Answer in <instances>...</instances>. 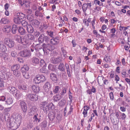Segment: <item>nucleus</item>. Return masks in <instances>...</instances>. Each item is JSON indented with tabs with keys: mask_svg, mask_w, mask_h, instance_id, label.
Instances as JSON below:
<instances>
[{
	"mask_svg": "<svg viewBox=\"0 0 130 130\" xmlns=\"http://www.w3.org/2000/svg\"><path fill=\"white\" fill-rule=\"evenodd\" d=\"M59 42V40L58 37H54L50 40V43L53 45H56L58 44Z\"/></svg>",
	"mask_w": 130,
	"mask_h": 130,
	"instance_id": "15",
	"label": "nucleus"
},
{
	"mask_svg": "<svg viewBox=\"0 0 130 130\" xmlns=\"http://www.w3.org/2000/svg\"><path fill=\"white\" fill-rule=\"evenodd\" d=\"M40 106L41 107L43 108L44 112L46 113L51 109H54L55 107L53 103H48L47 101L41 102L40 104Z\"/></svg>",
	"mask_w": 130,
	"mask_h": 130,
	"instance_id": "1",
	"label": "nucleus"
},
{
	"mask_svg": "<svg viewBox=\"0 0 130 130\" xmlns=\"http://www.w3.org/2000/svg\"><path fill=\"white\" fill-rule=\"evenodd\" d=\"M120 113L121 114L119 117V119H121L122 120H124L126 117V116L125 114L124 113H122L121 112H120Z\"/></svg>",
	"mask_w": 130,
	"mask_h": 130,
	"instance_id": "48",
	"label": "nucleus"
},
{
	"mask_svg": "<svg viewBox=\"0 0 130 130\" xmlns=\"http://www.w3.org/2000/svg\"><path fill=\"white\" fill-rule=\"evenodd\" d=\"M86 19H84L83 20V22L84 23L85 25H86L87 26H88L89 25V23L88 22H87Z\"/></svg>",
	"mask_w": 130,
	"mask_h": 130,
	"instance_id": "64",
	"label": "nucleus"
},
{
	"mask_svg": "<svg viewBox=\"0 0 130 130\" xmlns=\"http://www.w3.org/2000/svg\"><path fill=\"white\" fill-rule=\"evenodd\" d=\"M35 15L37 17H42V13L40 12L39 11L36 10L35 12Z\"/></svg>",
	"mask_w": 130,
	"mask_h": 130,
	"instance_id": "49",
	"label": "nucleus"
},
{
	"mask_svg": "<svg viewBox=\"0 0 130 130\" xmlns=\"http://www.w3.org/2000/svg\"><path fill=\"white\" fill-rule=\"evenodd\" d=\"M118 41L119 43H120L122 44H123L124 43L125 40L124 39H122L121 38H120L118 40Z\"/></svg>",
	"mask_w": 130,
	"mask_h": 130,
	"instance_id": "63",
	"label": "nucleus"
},
{
	"mask_svg": "<svg viewBox=\"0 0 130 130\" xmlns=\"http://www.w3.org/2000/svg\"><path fill=\"white\" fill-rule=\"evenodd\" d=\"M20 53L21 56L23 57H29L31 56L30 51L27 49H25L21 51Z\"/></svg>",
	"mask_w": 130,
	"mask_h": 130,
	"instance_id": "6",
	"label": "nucleus"
},
{
	"mask_svg": "<svg viewBox=\"0 0 130 130\" xmlns=\"http://www.w3.org/2000/svg\"><path fill=\"white\" fill-rule=\"evenodd\" d=\"M9 127L13 130H16L20 125H18V124L14 121H11V119H10L9 121Z\"/></svg>",
	"mask_w": 130,
	"mask_h": 130,
	"instance_id": "8",
	"label": "nucleus"
},
{
	"mask_svg": "<svg viewBox=\"0 0 130 130\" xmlns=\"http://www.w3.org/2000/svg\"><path fill=\"white\" fill-rule=\"evenodd\" d=\"M20 65L18 64L14 65L12 66L11 67V69L13 72L16 71V70H19L20 68Z\"/></svg>",
	"mask_w": 130,
	"mask_h": 130,
	"instance_id": "36",
	"label": "nucleus"
},
{
	"mask_svg": "<svg viewBox=\"0 0 130 130\" xmlns=\"http://www.w3.org/2000/svg\"><path fill=\"white\" fill-rule=\"evenodd\" d=\"M88 8L87 5L86 4H83L82 8L84 12H85Z\"/></svg>",
	"mask_w": 130,
	"mask_h": 130,
	"instance_id": "56",
	"label": "nucleus"
},
{
	"mask_svg": "<svg viewBox=\"0 0 130 130\" xmlns=\"http://www.w3.org/2000/svg\"><path fill=\"white\" fill-rule=\"evenodd\" d=\"M56 114L57 113L54 111H50L48 114V117L50 120L52 121H53L56 117Z\"/></svg>",
	"mask_w": 130,
	"mask_h": 130,
	"instance_id": "13",
	"label": "nucleus"
},
{
	"mask_svg": "<svg viewBox=\"0 0 130 130\" xmlns=\"http://www.w3.org/2000/svg\"><path fill=\"white\" fill-rule=\"evenodd\" d=\"M37 110V108L36 107H32L29 111V115L34 116L35 114H37L36 112Z\"/></svg>",
	"mask_w": 130,
	"mask_h": 130,
	"instance_id": "14",
	"label": "nucleus"
},
{
	"mask_svg": "<svg viewBox=\"0 0 130 130\" xmlns=\"http://www.w3.org/2000/svg\"><path fill=\"white\" fill-rule=\"evenodd\" d=\"M27 99L31 101H35L38 100V95L35 94H29L27 95Z\"/></svg>",
	"mask_w": 130,
	"mask_h": 130,
	"instance_id": "9",
	"label": "nucleus"
},
{
	"mask_svg": "<svg viewBox=\"0 0 130 130\" xmlns=\"http://www.w3.org/2000/svg\"><path fill=\"white\" fill-rule=\"evenodd\" d=\"M18 29L19 28H18L16 25L15 24L13 25L12 26L11 29L12 33L13 34H15L17 30H18Z\"/></svg>",
	"mask_w": 130,
	"mask_h": 130,
	"instance_id": "33",
	"label": "nucleus"
},
{
	"mask_svg": "<svg viewBox=\"0 0 130 130\" xmlns=\"http://www.w3.org/2000/svg\"><path fill=\"white\" fill-rule=\"evenodd\" d=\"M26 27L27 28V30L28 33H32L33 32L34 30V29L31 25H28Z\"/></svg>",
	"mask_w": 130,
	"mask_h": 130,
	"instance_id": "25",
	"label": "nucleus"
},
{
	"mask_svg": "<svg viewBox=\"0 0 130 130\" xmlns=\"http://www.w3.org/2000/svg\"><path fill=\"white\" fill-rule=\"evenodd\" d=\"M62 98V97H61L60 94L54 96V100L55 101L57 102V101L59 100Z\"/></svg>",
	"mask_w": 130,
	"mask_h": 130,
	"instance_id": "42",
	"label": "nucleus"
},
{
	"mask_svg": "<svg viewBox=\"0 0 130 130\" xmlns=\"http://www.w3.org/2000/svg\"><path fill=\"white\" fill-rule=\"evenodd\" d=\"M9 115L8 113H6L5 115V116L3 118L4 119H5L6 121H9L10 119L9 118Z\"/></svg>",
	"mask_w": 130,
	"mask_h": 130,
	"instance_id": "45",
	"label": "nucleus"
},
{
	"mask_svg": "<svg viewBox=\"0 0 130 130\" xmlns=\"http://www.w3.org/2000/svg\"><path fill=\"white\" fill-rule=\"evenodd\" d=\"M19 105L21 110L23 112L26 113L27 111V107L25 102L23 101H21L20 102Z\"/></svg>",
	"mask_w": 130,
	"mask_h": 130,
	"instance_id": "7",
	"label": "nucleus"
},
{
	"mask_svg": "<svg viewBox=\"0 0 130 130\" xmlns=\"http://www.w3.org/2000/svg\"><path fill=\"white\" fill-rule=\"evenodd\" d=\"M109 96L110 98V100L112 101L114 100V95L112 92H111L109 93Z\"/></svg>",
	"mask_w": 130,
	"mask_h": 130,
	"instance_id": "59",
	"label": "nucleus"
},
{
	"mask_svg": "<svg viewBox=\"0 0 130 130\" xmlns=\"http://www.w3.org/2000/svg\"><path fill=\"white\" fill-rule=\"evenodd\" d=\"M25 15L22 13H18L17 14V17L20 19L22 20L25 17Z\"/></svg>",
	"mask_w": 130,
	"mask_h": 130,
	"instance_id": "37",
	"label": "nucleus"
},
{
	"mask_svg": "<svg viewBox=\"0 0 130 130\" xmlns=\"http://www.w3.org/2000/svg\"><path fill=\"white\" fill-rule=\"evenodd\" d=\"M54 47L53 46L51 45L50 44H48L46 45L45 51L47 49L49 51H51L54 50Z\"/></svg>",
	"mask_w": 130,
	"mask_h": 130,
	"instance_id": "30",
	"label": "nucleus"
},
{
	"mask_svg": "<svg viewBox=\"0 0 130 130\" xmlns=\"http://www.w3.org/2000/svg\"><path fill=\"white\" fill-rule=\"evenodd\" d=\"M46 63L45 61L43 59H41L40 61V66L41 67H45Z\"/></svg>",
	"mask_w": 130,
	"mask_h": 130,
	"instance_id": "53",
	"label": "nucleus"
},
{
	"mask_svg": "<svg viewBox=\"0 0 130 130\" xmlns=\"http://www.w3.org/2000/svg\"><path fill=\"white\" fill-rule=\"evenodd\" d=\"M66 103V101L64 99H63L58 103V105L60 106H62L64 105Z\"/></svg>",
	"mask_w": 130,
	"mask_h": 130,
	"instance_id": "46",
	"label": "nucleus"
},
{
	"mask_svg": "<svg viewBox=\"0 0 130 130\" xmlns=\"http://www.w3.org/2000/svg\"><path fill=\"white\" fill-rule=\"evenodd\" d=\"M39 22L37 20H33L32 21L31 24L34 26L37 27L40 24Z\"/></svg>",
	"mask_w": 130,
	"mask_h": 130,
	"instance_id": "29",
	"label": "nucleus"
},
{
	"mask_svg": "<svg viewBox=\"0 0 130 130\" xmlns=\"http://www.w3.org/2000/svg\"><path fill=\"white\" fill-rule=\"evenodd\" d=\"M7 90L10 93L13 94H14L17 90L15 88L11 86H9L7 88Z\"/></svg>",
	"mask_w": 130,
	"mask_h": 130,
	"instance_id": "19",
	"label": "nucleus"
},
{
	"mask_svg": "<svg viewBox=\"0 0 130 130\" xmlns=\"http://www.w3.org/2000/svg\"><path fill=\"white\" fill-rule=\"evenodd\" d=\"M4 42L6 45L9 48H12L14 46V41L8 38L5 39Z\"/></svg>",
	"mask_w": 130,
	"mask_h": 130,
	"instance_id": "5",
	"label": "nucleus"
},
{
	"mask_svg": "<svg viewBox=\"0 0 130 130\" xmlns=\"http://www.w3.org/2000/svg\"><path fill=\"white\" fill-rule=\"evenodd\" d=\"M58 69L62 72L64 71L65 70L64 65L62 63H60L58 66Z\"/></svg>",
	"mask_w": 130,
	"mask_h": 130,
	"instance_id": "35",
	"label": "nucleus"
},
{
	"mask_svg": "<svg viewBox=\"0 0 130 130\" xmlns=\"http://www.w3.org/2000/svg\"><path fill=\"white\" fill-rule=\"evenodd\" d=\"M51 87V84L49 82H48L46 83L44 86V90L46 92H48L49 91Z\"/></svg>",
	"mask_w": 130,
	"mask_h": 130,
	"instance_id": "21",
	"label": "nucleus"
},
{
	"mask_svg": "<svg viewBox=\"0 0 130 130\" xmlns=\"http://www.w3.org/2000/svg\"><path fill=\"white\" fill-rule=\"evenodd\" d=\"M67 89L65 87H63L62 89V91L61 93L59 94L60 95L61 97H62L64 94H65L66 92Z\"/></svg>",
	"mask_w": 130,
	"mask_h": 130,
	"instance_id": "38",
	"label": "nucleus"
},
{
	"mask_svg": "<svg viewBox=\"0 0 130 130\" xmlns=\"http://www.w3.org/2000/svg\"><path fill=\"white\" fill-rule=\"evenodd\" d=\"M50 78L55 83L57 82V78L56 75L54 73H51L50 75Z\"/></svg>",
	"mask_w": 130,
	"mask_h": 130,
	"instance_id": "23",
	"label": "nucleus"
},
{
	"mask_svg": "<svg viewBox=\"0 0 130 130\" xmlns=\"http://www.w3.org/2000/svg\"><path fill=\"white\" fill-rule=\"evenodd\" d=\"M14 95H15L16 98L17 99H18L21 96L22 94L21 93H20L19 91L17 90Z\"/></svg>",
	"mask_w": 130,
	"mask_h": 130,
	"instance_id": "34",
	"label": "nucleus"
},
{
	"mask_svg": "<svg viewBox=\"0 0 130 130\" xmlns=\"http://www.w3.org/2000/svg\"><path fill=\"white\" fill-rule=\"evenodd\" d=\"M41 117V116L40 115H38V114L35 115L33 117L34 120H30L29 121V123L28 125L29 127L30 128H32L35 124V122L36 123L39 122L41 120V118H40Z\"/></svg>",
	"mask_w": 130,
	"mask_h": 130,
	"instance_id": "3",
	"label": "nucleus"
},
{
	"mask_svg": "<svg viewBox=\"0 0 130 130\" xmlns=\"http://www.w3.org/2000/svg\"><path fill=\"white\" fill-rule=\"evenodd\" d=\"M40 72L43 73H47V71L46 70V69L43 67L40 69Z\"/></svg>",
	"mask_w": 130,
	"mask_h": 130,
	"instance_id": "55",
	"label": "nucleus"
},
{
	"mask_svg": "<svg viewBox=\"0 0 130 130\" xmlns=\"http://www.w3.org/2000/svg\"><path fill=\"white\" fill-rule=\"evenodd\" d=\"M41 126L42 127L45 128L46 126V122L45 121L42 122L41 124Z\"/></svg>",
	"mask_w": 130,
	"mask_h": 130,
	"instance_id": "61",
	"label": "nucleus"
},
{
	"mask_svg": "<svg viewBox=\"0 0 130 130\" xmlns=\"http://www.w3.org/2000/svg\"><path fill=\"white\" fill-rule=\"evenodd\" d=\"M42 47H43V51L45 52L46 47V44L45 43H43L42 45L40 44H37L36 45L35 48L36 51H38L40 50L41 49Z\"/></svg>",
	"mask_w": 130,
	"mask_h": 130,
	"instance_id": "12",
	"label": "nucleus"
},
{
	"mask_svg": "<svg viewBox=\"0 0 130 130\" xmlns=\"http://www.w3.org/2000/svg\"><path fill=\"white\" fill-rule=\"evenodd\" d=\"M18 32L21 35H24L26 33L25 29L22 27H20L18 29Z\"/></svg>",
	"mask_w": 130,
	"mask_h": 130,
	"instance_id": "27",
	"label": "nucleus"
},
{
	"mask_svg": "<svg viewBox=\"0 0 130 130\" xmlns=\"http://www.w3.org/2000/svg\"><path fill=\"white\" fill-rule=\"evenodd\" d=\"M31 88L32 90L36 93H38L40 90V88L39 86L34 85L32 86Z\"/></svg>",
	"mask_w": 130,
	"mask_h": 130,
	"instance_id": "20",
	"label": "nucleus"
},
{
	"mask_svg": "<svg viewBox=\"0 0 130 130\" xmlns=\"http://www.w3.org/2000/svg\"><path fill=\"white\" fill-rule=\"evenodd\" d=\"M41 27L43 29H46L48 27V25L46 24V23H44L43 25H42Z\"/></svg>",
	"mask_w": 130,
	"mask_h": 130,
	"instance_id": "58",
	"label": "nucleus"
},
{
	"mask_svg": "<svg viewBox=\"0 0 130 130\" xmlns=\"http://www.w3.org/2000/svg\"><path fill=\"white\" fill-rule=\"evenodd\" d=\"M14 39L17 42L19 43H20L21 42L22 37L20 36L16 35L14 36Z\"/></svg>",
	"mask_w": 130,
	"mask_h": 130,
	"instance_id": "32",
	"label": "nucleus"
},
{
	"mask_svg": "<svg viewBox=\"0 0 130 130\" xmlns=\"http://www.w3.org/2000/svg\"><path fill=\"white\" fill-rule=\"evenodd\" d=\"M43 34H42L40 35L38 38V41L40 43H42L43 42Z\"/></svg>",
	"mask_w": 130,
	"mask_h": 130,
	"instance_id": "52",
	"label": "nucleus"
},
{
	"mask_svg": "<svg viewBox=\"0 0 130 130\" xmlns=\"http://www.w3.org/2000/svg\"><path fill=\"white\" fill-rule=\"evenodd\" d=\"M10 119L11 121H14L18 125H20L21 122L22 117L20 114L13 113Z\"/></svg>",
	"mask_w": 130,
	"mask_h": 130,
	"instance_id": "2",
	"label": "nucleus"
},
{
	"mask_svg": "<svg viewBox=\"0 0 130 130\" xmlns=\"http://www.w3.org/2000/svg\"><path fill=\"white\" fill-rule=\"evenodd\" d=\"M19 3L21 6H22L25 3H27V1L26 0H18Z\"/></svg>",
	"mask_w": 130,
	"mask_h": 130,
	"instance_id": "54",
	"label": "nucleus"
},
{
	"mask_svg": "<svg viewBox=\"0 0 130 130\" xmlns=\"http://www.w3.org/2000/svg\"><path fill=\"white\" fill-rule=\"evenodd\" d=\"M6 73L5 72L3 71H0V77H2V79H4L5 78V76Z\"/></svg>",
	"mask_w": 130,
	"mask_h": 130,
	"instance_id": "41",
	"label": "nucleus"
},
{
	"mask_svg": "<svg viewBox=\"0 0 130 130\" xmlns=\"http://www.w3.org/2000/svg\"><path fill=\"white\" fill-rule=\"evenodd\" d=\"M90 108V107L87 105L83 107V109L84 110L82 113L83 115L84 118H85L87 116V111Z\"/></svg>",
	"mask_w": 130,
	"mask_h": 130,
	"instance_id": "16",
	"label": "nucleus"
},
{
	"mask_svg": "<svg viewBox=\"0 0 130 130\" xmlns=\"http://www.w3.org/2000/svg\"><path fill=\"white\" fill-rule=\"evenodd\" d=\"M29 69V67L27 66H24L22 67L21 69V72H26L28 71Z\"/></svg>",
	"mask_w": 130,
	"mask_h": 130,
	"instance_id": "47",
	"label": "nucleus"
},
{
	"mask_svg": "<svg viewBox=\"0 0 130 130\" xmlns=\"http://www.w3.org/2000/svg\"><path fill=\"white\" fill-rule=\"evenodd\" d=\"M19 88L21 90H24V91L26 92L27 91L26 86L25 85H20L18 86Z\"/></svg>",
	"mask_w": 130,
	"mask_h": 130,
	"instance_id": "26",
	"label": "nucleus"
},
{
	"mask_svg": "<svg viewBox=\"0 0 130 130\" xmlns=\"http://www.w3.org/2000/svg\"><path fill=\"white\" fill-rule=\"evenodd\" d=\"M23 76L26 79H28L29 77L28 73L26 72H22Z\"/></svg>",
	"mask_w": 130,
	"mask_h": 130,
	"instance_id": "44",
	"label": "nucleus"
},
{
	"mask_svg": "<svg viewBox=\"0 0 130 130\" xmlns=\"http://www.w3.org/2000/svg\"><path fill=\"white\" fill-rule=\"evenodd\" d=\"M13 73L14 76L16 77H19L21 74L20 71L18 70L14 71Z\"/></svg>",
	"mask_w": 130,
	"mask_h": 130,
	"instance_id": "39",
	"label": "nucleus"
},
{
	"mask_svg": "<svg viewBox=\"0 0 130 130\" xmlns=\"http://www.w3.org/2000/svg\"><path fill=\"white\" fill-rule=\"evenodd\" d=\"M11 27L9 25L5 26L3 29V31L5 33H9Z\"/></svg>",
	"mask_w": 130,
	"mask_h": 130,
	"instance_id": "22",
	"label": "nucleus"
},
{
	"mask_svg": "<svg viewBox=\"0 0 130 130\" xmlns=\"http://www.w3.org/2000/svg\"><path fill=\"white\" fill-rule=\"evenodd\" d=\"M21 20L18 17H16L13 19V21L16 24H19L21 23Z\"/></svg>",
	"mask_w": 130,
	"mask_h": 130,
	"instance_id": "43",
	"label": "nucleus"
},
{
	"mask_svg": "<svg viewBox=\"0 0 130 130\" xmlns=\"http://www.w3.org/2000/svg\"><path fill=\"white\" fill-rule=\"evenodd\" d=\"M5 83H6L3 80L1 81L0 82V87L4 88V84Z\"/></svg>",
	"mask_w": 130,
	"mask_h": 130,
	"instance_id": "60",
	"label": "nucleus"
},
{
	"mask_svg": "<svg viewBox=\"0 0 130 130\" xmlns=\"http://www.w3.org/2000/svg\"><path fill=\"white\" fill-rule=\"evenodd\" d=\"M48 69L49 70L53 71L54 70V66L51 64H49L48 66Z\"/></svg>",
	"mask_w": 130,
	"mask_h": 130,
	"instance_id": "57",
	"label": "nucleus"
},
{
	"mask_svg": "<svg viewBox=\"0 0 130 130\" xmlns=\"http://www.w3.org/2000/svg\"><path fill=\"white\" fill-rule=\"evenodd\" d=\"M6 50V47L4 44L3 42L2 41H0V51L4 52Z\"/></svg>",
	"mask_w": 130,
	"mask_h": 130,
	"instance_id": "18",
	"label": "nucleus"
},
{
	"mask_svg": "<svg viewBox=\"0 0 130 130\" xmlns=\"http://www.w3.org/2000/svg\"><path fill=\"white\" fill-rule=\"evenodd\" d=\"M50 40V38H49L47 36H45V37L44 38L45 42L46 43H48V42Z\"/></svg>",
	"mask_w": 130,
	"mask_h": 130,
	"instance_id": "62",
	"label": "nucleus"
},
{
	"mask_svg": "<svg viewBox=\"0 0 130 130\" xmlns=\"http://www.w3.org/2000/svg\"><path fill=\"white\" fill-rule=\"evenodd\" d=\"M47 32L48 35L50 36L51 38H53V37H55L54 32L53 31H47Z\"/></svg>",
	"mask_w": 130,
	"mask_h": 130,
	"instance_id": "51",
	"label": "nucleus"
},
{
	"mask_svg": "<svg viewBox=\"0 0 130 130\" xmlns=\"http://www.w3.org/2000/svg\"><path fill=\"white\" fill-rule=\"evenodd\" d=\"M9 22V20L6 17H5L2 18L0 21V23L2 24H8Z\"/></svg>",
	"mask_w": 130,
	"mask_h": 130,
	"instance_id": "24",
	"label": "nucleus"
},
{
	"mask_svg": "<svg viewBox=\"0 0 130 130\" xmlns=\"http://www.w3.org/2000/svg\"><path fill=\"white\" fill-rule=\"evenodd\" d=\"M60 87L58 86H55L53 88V92L55 94H57L60 92Z\"/></svg>",
	"mask_w": 130,
	"mask_h": 130,
	"instance_id": "28",
	"label": "nucleus"
},
{
	"mask_svg": "<svg viewBox=\"0 0 130 130\" xmlns=\"http://www.w3.org/2000/svg\"><path fill=\"white\" fill-rule=\"evenodd\" d=\"M33 80L34 83L38 84L44 82L46 80V79L44 75L38 74L35 77Z\"/></svg>",
	"mask_w": 130,
	"mask_h": 130,
	"instance_id": "4",
	"label": "nucleus"
},
{
	"mask_svg": "<svg viewBox=\"0 0 130 130\" xmlns=\"http://www.w3.org/2000/svg\"><path fill=\"white\" fill-rule=\"evenodd\" d=\"M21 23L22 24V26L24 27H26L28 25V23L25 20H22Z\"/></svg>",
	"mask_w": 130,
	"mask_h": 130,
	"instance_id": "50",
	"label": "nucleus"
},
{
	"mask_svg": "<svg viewBox=\"0 0 130 130\" xmlns=\"http://www.w3.org/2000/svg\"><path fill=\"white\" fill-rule=\"evenodd\" d=\"M5 102L7 104L10 105L13 102V100L11 97H9L7 98Z\"/></svg>",
	"mask_w": 130,
	"mask_h": 130,
	"instance_id": "40",
	"label": "nucleus"
},
{
	"mask_svg": "<svg viewBox=\"0 0 130 130\" xmlns=\"http://www.w3.org/2000/svg\"><path fill=\"white\" fill-rule=\"evenodd\" d=\"M50 61L51 63L56 64L60 63L62 61V59L60 57H52L51 58Z\"/></svg>",
	"mask_w": 130,
	"mask_h": 130,
	"instance_id": "11",
	"label": "nucleus"
},
{
	"mask_svg": "<svg viewBox=\"0 0 130 130\" xmlns=\"http://www.w3.org/2000/svg\"><path fill=\"white\" fill-rule=\"evenodd\" d=\"M20 44L26 45L31 44V42L28 40L26 37L24 36L22 37L21 42Z\"/></svg>",
	"mask_w": 130,
	"mask_h": 130,
	"instance_id": "10",
	"label": "nucleus"
},
{
	"mask_svg": "<svg viewBox=\"0 0 130 130\" xmlns=\"http://www.w3.org/2000/svg\"><path fill=\"white\" fill-rule=\"evenodd\" d=\"M31 61L32 64L34 66H36L39 63L40 61L39 59L36 57H33L31 59Z\"/></svg>",
	"mask_w": 130,
	"mask_h": 130,
	"instance_id": "17",
	"label": "nucleus"
},
{
	"mask_svg": "<svg viewBox=\"0 0 130 130\" xmlns=\"http://www.w3.org/2000/svg\"><path fill=\"white\" fill-rule=\"evenodd\" d=\"M25 36L26 37L28 40L31 42L30 40H34L35 39L34 36L31 34H28L27 35H25Z\"/></svg>",
	"mask_w": 130,
	"mask_h": 130,
	"instance_id": "31",
	"label": "nucleus"
}]
</instances>
